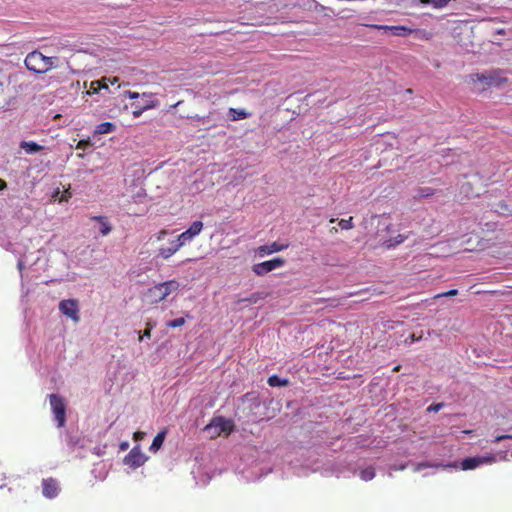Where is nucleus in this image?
I'll return each mask as SVG.
<instances>
[{
  "instance_id": "obj_37",
  "label": "nucleus",
  "mask_w": 512,
  "mask_h": 512,
  "mask_svg": "<svg viewBox=\"0 0 512 512\" xmlns=\"http://www.w3.org/2000/svg\"><path fill=\"white\" fill-rule=\"evenodd\" d=\"M151 331H152V330L145 329V330L143 331V334H141V333L139 332V337H138L139 341H142L144 337L150 338V337H151Z\"/></svg>"
},
{
  "instance_id": "obj_7",
  "label": "nucleus",
  "mask_w": 512,
  "mask_h": 512,
  "mask_svg": "<svg viewBox=\"0 0 512 512\" xmlns=\"http://www.w3.org/2000/svg\"><path fill=\"white\" fill-rule=\"evenodd\" d=\"M285 264V260L282 258H274L258 264L253 265L252 270L258 276H263L266 273L282 267Z\"/></svg>"
},
{
  "instance_id": "obj_4",
  "label": "nucleus",
  "mask_w": 512,
  "mask_h": 512,
  "mask_svg": "<svg viewBox=\"0 0 512 512\" xmlns=\"http://www.w3.org/2000/svg\"><path fill=\"white\" fill-rule=\"evenodd\" d=\"M204 430L207 432L214 430L211 434L212 437L220 436L224 432L229 434L232 431L231 421L226 420L223 417H215L208 425L205 426Z\"/></svg>"
},
{
  "instance_id": "obj_5",
  "label": "nucleus",
  "mask_w": 512,
  "mask_h": 512,
  "mask_svg": "<svg viewBox=\"0 0 512 512\" xmlns=\"http://www.w3.org/2000/svg\"><path fill=\"white\" fill-rule=\"evenodd\" d=\"M496 462L495 454H488L486 456H476L465 458L461 463V468L463 470H472L482 464H492Z\"/></svg>"
},
{
  "instance_id": "obj_27",
  "label": "nucleus",
  "mask_w": 512,
  "mask_h": 512,
  "mask_svg": "<svg viewBox=\"0 0 512 512\" xmlns=\"http://www.w3.org/2000/svg\"><path fill=\"white\" fill-rule=\"evenodd\" d=\"M338 225L340 226V228L342 230H350L354 227V224H353V217H349L348 219H341L338 223Z\"/></svg>"
},
{
  "instance_id": "obj_35",
  "label": "nucleus",
  "mask_w": 512,
  "mask_h": 512,
  "mask_svg": "<svg viewBox=\"0 0 512 512\" xmlns=\"http://www.w3.org/2000/svg\"><path fill=\"white\" fill-rule=\"evenodd\" d=\"M169 234V232L166 230V229H162L160 230L157 234H156V239L157 241H162L164 240V238Z\"/></svg>"
},
{
  "instance_id": "obj_28",
  "label": "nucleus",
  "mask_w": 512,
  "mask_h": 512,
  "mask_svg": "<svg viewBox=\"0 0 512 512\" xmlns=\"http://www.w3.org/2000/svg\"><path fill=\"white\" fill-rule=\"evenodd\" d=\"M186 320L183 317H179L167 322V326L170 328H178L185 324Z\"/></svg>"
},
{
  "instance_id": "obj_8",
  "label": "nucleus",
  "mask_w": 512,
  "mask_h": 512,
  "mask_svg": "<svg viewBox=\"0 0 512 512\" xmlns=\"http://www.w3.org/2000/svg\"><path fill=\"white\" fill-rule=\"evenodd\" d=\"M59 310L74 322H78L80 320L78 301L75 299L62 300L59 303Z\"/></svg>"
},
{
  "instance_id": "obj_32",
  "label": "nucleus",
  "mask_w": 512,
  "mask_h": 512,
  "mask_svg": "<svg viewBox=\"0 0 512 512\" xmlns=\"http://www.w3.org/2000/svg\"><path fill=\"white\" fill-rule=\"evenodd\" d=\"M505 439H512V434H505V435H497L494 439H493V443H499L500 441L502 440H505Z\"/></svg>"
},
{
  "instance_id": "obj_17",
  "label": "nucleus",
  "mask_w": 512,
  "mask_h": 512,
  "mask_svg": "<svg viewBox=\"0 0 512 512\" xmlns=\"http://www.w3.org/2000/svg\"><path fill=\"white\" fill-rule=\"evenodd\" d=\"M407 238H408L407 235L398 234L395 237H391L387 240H384L381 243V246L386 249H392V248H395L396 246L400 245L401 243H403Z\"/></svg>"
},
{
  "instance_id": "obj_46",
  "label": "nucleus",
  "mask_w": 512,
  "mask_h": 512,
  "mask_svg": "<svg viewBox=\"0 0 512 512\" xmlns=\"http://www.w3.org/2000/svg\"><path fill=\"white\" fill-rule=\"evenodd\" d=\"M472 432H473L472 430H464V431H463V433H465V434H467V435L472 434Z\"/></svg>"
},
{
  "instance_id": "obj_18",
  "label": "nucleus",
  "mask_w": 512,
  "mask_h": 512,
  "mask_svg": "<svg viewBox=\"0 0 512 512\" xmlns=\"http://www.w3.org/2000/svg\"><path fill=\"white\" fill-rule=\"evenodd\" d=\"M20 149L24 150L27 154H34L42 151L44 147L33 141H22L19 145Z\"/></svg>"
},
{
  "instance_id": "obj_43",
  "label": "nucleus",
  "mask_w": 512,
  "mask_h": 512,
  "mask_svg": "<svg viewBox=\"0 0 512 512\" xmlns=\"http://www.w3.org/2000/svg\"><path fill=\"white\" fill-rule=\"evenodd\" d=\"M154 324H152L150 321L146 323V329L152 330L154 328Z\"/></svg>"
},
{
  "instance_id": "obj_40",
  "label": "nucleus",
  "mask_w": 512,
  "mask_h": 512,
  "mask_svg": "<svg viewBox=\"0 0 512 512\" xmlns=\"http://www.w3.org/2000/svg\"><path fill=\"white\" fill-rule=\"evenodd\" d=\"M419 32L421 33V37L425 38L426 40H429L432 37V34L427 32V31H425V30H422V31H419Z\"/></svg>"
},
{
  "instance_id": "obj_38",
  "label": "nucleus",
  "mask_w": 512,
  "mask_h": 512,
  "mask_svg": "<svg viewBox=\"0 0 512 512\" xmlns=\"http://www.w3.org/2000/svg\"><path fill=\"white\" fill-rule=\"evenodd\" d=\"M125 95L130 99H136L140 96V94L138 92H133V91H126Z\"/></svg>"
},
{
  "instance_id": "obj_45",
  "label": "nucleus",
  "mask_w": 512,
  "mask_h": 512,
  "mask_svg": "<svg viewBox=\"0 0 512 512\" xmlns=\"http://www.w3.org/2000/svg\"><path fill=\"white\" fill-rule=\"evenodd\" d=\"M142 435H143V434H142L141 432H136V433L134 434V438H135V439L141 438V437H142Z\"/></svg>"
},
{
  "instance_id": "obj_16",
  "label": "nucleus",
  "mask_w": 512,
  "mask_h": 512,
  "mask_svg": "<svg viewBox=\"0 0 512 512\" xmlns=\"http://www.w3.org/2000/svg\"><path fill=\"white\" fill-rule=\"evenodd\" d=\"M91 220L100 224V233L102 236H106L112 231V226L106 216H93Z\"/></svg>"
},
{
  "instance_id": "obj_2",
  "label": "nucleus",
  "mask_w": 512,
  "mask_h": 512,
  "mask_svg": "<svg viewBox=\"0 0 512 512\" xmlns=\"http://www.w3.org/2000/svg\"><path fill=\"white\" fill-rule=\"evenodd\" d=\"M24 63L28 70L42 74L54 67V58L46 57L41 52L33 51L26 56Z\"/></svg>"
},
{
  "instance_id": "obj_39",
  "label": "nucleus",
  "mask_w": 512,
  "mask_h": 512,
  "mask_svg": "<svg viewBox=\"0 0 512 512\" xmlns=\"http://www.w3.org/2000/svg\"><path fill=\"white\" fill-rule=\"evenodd\" d=\"M71 197V193L66 190L62 195L61 197L59 198V201L60 202H64V201H68V199Z\"/></svg>"
},
{
  "instance_id": "obj_31",
  "label": "nucleus",
  "mask_w": 512,
  "mask_h": 512,
  "mask_svg": "<svg viewBox=\"0 0 512 512\" xmlns=\"http://www.w3.org/2000/svg\"><path fill=\"white\" fill-rule=\"evenodd\" d=\"M92 146V143L89 139H86V140H80L77 145H76V148L77 149H86L88 147H91Z\"/></svg>"
},
{
  "instance_id": "obj_12",
  "label": "nucleus",
  "mask_w": 512,
  "mask_h": 512,
  "mask_svg": "<svg viewBox=\"0 0 512 512\" xmlns=\"http://www.w3.org/2000/svg\"><path fill=\"white\" fill-rule=\"evenodd\" d=\"M145 461V455L137 447L131 449V451L124 457V463L134 469L142 466Z\"/></svg>"
},
{
  "instance_id": "obj_14",
  "label": "nucleus",
  "mask_w": 512,
  "mask_h": 512,
  "mask_svg": "<svg viewBox=\"0 0 512 512\" xmlns=\"http://www.w3.org/2000/svg\"><path fill=\"white\" fill-rule=\"evenodd\" d=\"M288 247V244H279L277 242H273L272 244H269V245H262V246H259L256 250L257 254L260 256V257H263L265 255H269V254H272L274 252H279V251H283L285 250L286 248Z\"/></svg>"
},
{
  "instance_id": "obj_47",
  "label": "nucleus",
  "mask_w": 512,
  "mask_h": 512,
  "mask_svg": "<svg viewBox=\"0 0 512 512\" xmlns=\"http://www.w3.org/2000/svg\"><path fill=\"white\" fill-rule=\"evenodd\" d=\"M508 199L512 203V192L509 194Z\"/></svg>"
},
{
  "instance_id": "obj_24",
  "label": "nucleus",
  "mask_w": 512,
  "mask_h": 512,
  "mask_svg": "<svg viewBox=\"0 0 512 512\" xmlns=\"http://www.w3.org/2000/svg\"><path fill=\"white\" fill-rule=\"evenodd\" d=\"M268 384L271 387L287 386L289 381L287 379H281L277 375H272L268 378Z\"/></svg>"
},
{
  "instance_id": "obj_34",
  "label": "nucleus",
  "mask_w": 512,
  "mask_h": 512,
  "mask_svg": "<svg viewBox=\"0 0 512 512\" xmlns=\"http://www.w3.org/2000/svg\"><path fill=\"white\" fill-rule=\"evenodd\" d=\"M435 466H436V465L431 464V463H428V462H422V463H418V464L416 465L415 470H416V471H420L421 469L429 468V467H435Z\"/></svg>"
},
{
  "instance_id": "obj_30",
  "label": "nucleus",
  "mask_w": 512,
  "mask_h": 512,
  "mask_svg": "<svg viewBox=\"0 0 512 512\" xmlns=\"http://www.w3.org/2000/svg\"><path fill=\"white\" fill-rule=\"evenodd\" d=\"M457 294H458V290L452 289L447 292L439 293V294L435 295L434 298L451 297V296H456Z\"/></svg>"
},
{
  "instance_id": "obj_33",
  "label": "nucleus",
  "mask_w": 512,
  "mask_h": 512,
  "mask_svg": "<svg viewBox=\"0 0 512 512\" xmlns=\"http://www.w3.org/2000/svg\"><path fill=\"white\" fill-rule=\"evenodd\" d=\"M443 406H444V404H443V403L432 404V405H430V406L427 408V410H428L429 412H431V411H433V412H438L440 409H442V408H443Z\"/></svg>"
},
{
  "instance_id": "obj_36",
  "label": "nucleus",
  "mask_w": 512,
  "mask_h": 512,
  "mask_svg": "<svg viewBox=\"0 0 512 512\" xmlns=\"http://www.w3.org/2000/svg\"><path fill=\"white\" fill-rule=\"evenodd\" d=\"M434 194V191L431 188H424L421 190L422 197H428Z\"/></svg>"
},
{
  "instance_id": "obj_3",
  "label": "nucleus",
  "mask_w": 512,
  "mask_h": 512,
  "mask_svg": "<svg viewBox=\"0 0 512 512\" xmlns=\"http://www.w3.org/2000/svg\"><path fill=\"white\" fill-rule=\"evenodd\" d=\"M49 402L58 427H63L66 422V404L64 398L58 394H50Z\"/></svg>"
},
{
  "instance_id": "obj_26",
  "label": "nucleus",
  "mask_w": 512,
  "mask_h": 512,
  "mask_svg": "<svg viewBox=\"0 0 512 512\" xmlns=\"http://www.w3.org/2000/svg\"><path fill=\"white\" fill-rule=\"evenodd\" d=\"M360 477L364 481L372 480L375 477V470L373 467H366L360 471Z\"/></svg>"
},
{
  "instance_id": "obj_22",
  "label": "nucleus",
  "mask_w": 512,
  "mask_h": 512,
  "mask_svg": "<svg viewBox=\"0 0 512 512\" xmlns=\"http://www.w3.org/2000/svg\"><path fill=\"white\" fill-rule=\"evenodd\" d=\"M166 431L159 432L153 439L152 444L150 446L151 451H157L163 445L165 440Z\"/></svg>"
},
{
  "instance_id": "obj_44",
  "label": "nucleus",
  "mask_w": 512,
  "mask_h": 512,
  "mask_svg": "<svg viewBox=\"0 0 512 512\" xmlns=\"http://www.w3.org/2000/svg\"><path fill=\"white\" fill-rule=\"evenodd\" d=\"M141 96H142V97H145V98H148V97H152V96H153V94H152V93H145V92H144V93H142V95H141Z\"/></svg>"
},
{
  "instance_id": "obj_9",
  "label": "nucleus",
  "mask_w": 512,
  "mask_h": 512,
  "mask_svg": "<svg viewBox=\"0 0 512 512\" xmlns=\"http://www.w3.org/2000/svg\"><path fill=\"white\" fill-rule=\"evenodd\" d=\"M483 77H488L487 72L468 75V84L471 86L472 91L480 93L490 88L489 81L483 80Z\"/></svg>"
},
{
  "instance_id": "obj_6",
  "label": "nucleus",
  "mask_w": 512,
  "mask_h": 512,
  "mask_svg": "<svg viewBox=\"0 0 512 512\" xmlns=\"http://www.w3.org/2000/svg\"><path fill=\"white\" fill-rule=\"evenodd\" d=\"M185 246L182 241H179V237L177 236L175 239L170 240L167 245H161L158 248L157 256L163 260H168L174 254H176L181 247Z\"/></svg>"
},
{
  "instance_id": "obj_20",
  "label": "nucleus",
  "mask_w": 512,
  "mask_h": 512,
  "mask_svg": "<svg viewBox=\"0 0 512 512\" xmlns=\"http://www.w3.org/2000/svg\"><path fill=\"white\" fill-rule=\"evenodd\" d=\"M494 211L502 216H512V204L508 205L505 201H500L495 205Z\"/></svg>"
},
{
  "instance_id": "obj_19",
  "label": "nucleus",
  "mask_w": 512,
  "mask_h": 512,
  "mask_svg": "<svg viewBox=\"0 0 512 512\" xmlns=\"http://www.w3.org/2000/svg\"><path fill=\"white\" fill-rule=\"evenodd\" d=\"M228 115L231 121H238L247 119L250 116V113L244 109L229 108Z\"/></svg>"
},
{
  "instance_id": "obj_29",
  "label": "nucleus",
  "mask_w": 512,
  "mask_h": 512,
  "mask_svg": "<svg viewBox=\"0 0 512 512\" xmlns=\"http://www.w3.org/2000/svg\"><path fill=\"white\" fill-rule=\"evenodd\" d=\"M101 88L108 89V86L106 84L101 85V83L99 81H93L91 83L90 89L93 91V93H97Z\"/></svg>"
},
{
  "instance_id": "obj_41",
  "label": "nucleus",
  "mask_w": 512,
  "mask_h": 512,
  "mask_svg": "<svg viewBox=\"0 0 512 512\" xmlns=\"http://www.w3.org/2000/svg\"><path fill=\"white\" fill-rule=\"evenodd\" d=\"M258 299L259 297L257 294H252L249 298L246 299V301L256 303Z\"/></svg>"
},
{
  "instance_id": "obj_11",
  "label": "nucleus",
  "mask_w": 512,
  "mask_h": 512,
  "mask_svg": "<svg viewBox=\"0 0 512 512\" xmlns=\"http://www.w3.org/2000/svg\"><path fill=\"white\" fill-rule=\"evenodd\" d=\"M203 227V222L194 221L187 230L178 235L179 241H182L184 245L190 243L196 236L201 233Z\"/></svg>"
},
{
  "instance_id": "obj_25",
  "label": "nucleus",
  "mask_w": 512,
  "mask_h": 512,
  "mask_svg": "<svg viewBox=\"0 0 512 512\" xmlns=\"http://www.w3.org/2000/svg\"><path fill=\"white\" fill-rule=\"evenodd\" d=\"M422 4H431L435 9L446 7L452 0H419Z\"/></svg>"
},
{
  "instance_id": "obj_21",
  "label": "nucleus",
  "mask_w": 512,
  "mask_h": 512,
  "mask_svg": "<svg viewBox=\"0 0 512 512\" xmlns=\"http://www.w3.org/2000/svg\"><path fill=\"white\" fill-rule=\"evenodd\" d=\"M159 102L157 100H151L148 101L144 106L136 107L135 110H133L132 114L134 118H138L142 115V113L148 109H152L157 107Z\"/></svg>"
},
{
  "instance_id": "obj_10",
  "label": "nucleus",
  "mask_w": 512,
  "mask_h": 512,
  "mask_svg": "<svg viewBox=\"0 0 512 512\" xmlns=\"http://www.w3.org/2000/svg\"><path fill=\"white\" fill-rule=\"evenodd\" d=\"M61 488L57 479L53 477L42 480V494L48 499H53L59 495Z\"/></svg>"
},
{
  "instance_id": "obj_15",
  "label": "nucleus",
  "mask_w": 512,
  "mask_h": 512,
  "mask_svg": "<svg viewBox=\"0 0 512 512\" xmlns=\"http://www.w3.org/2000/svg\"><path fill=\"white\" fill-rule=\"evenodd\" d=\"M371 27L381 30H390L395 36H408L413 30L406 26L372 25Z\"/></svg>"
},
{
  "instance_id": "obj_23",
  "label": "nucleus",
  "mask_w": 512,
  "mask_h": 512,
  "mask_svg": "<svg viewBox=\"0 0 512 512\" xmlns=\"http://www.w3.org/2000/svg\"><path fill=\"white\" fill-rule=\"evenodd\" d=\"M115 125L111 122H103L96 126L95 133L97 134H108L115 130Z\"/></svg>"
},
{
  "instance_id": "obj_1",
  "label": "nucleus",
  "mask_w": 512,
  "mask_h": 512,
  "mask_svg": "<svg viewBox=\"0 0 512 512\" xmlns=\"http://www.w3.org/2000/svg\"><path fill=\"white\" fill-rule=\"evenodd\" d=\"M180 283L175 280H168L153 287H150L145 293V299L149 304H157L165 300L172 292L178 291Z\"/></svg>"
},
{
  "instance_id": "obj_13",
  "label": "nucleus",
  "mask_w": 512,
  "mask_h": 512,
  "mask_svg": "<svg viewBox=\"0 0 512 512\" xmlns=\"http://www.w3.org/2000/svg\"><path fill=\"white\" fill-rule=\"evenodd\" d=\"M488 77H483V80L489 81V86L491 87H501L508 82V78L505 76V72L501 69H493L490 71H486Z\"/></svg>"
},
{
  "instance_id": "obj_42",
  "label": "nucleus",
  "mask_w": 512,
  "mask_h": 512,
  "mask_svg": "<svg viewBox=\"0 0 512 512\" xmlns=\"http://www.w3.org/2000/svg\"><path fill=\"white\" fill-rule=\"evenodd\" d=\"M6 187H7L6 181L0 178V191L6 189Z\"/></svg>"
}]
</instances>
